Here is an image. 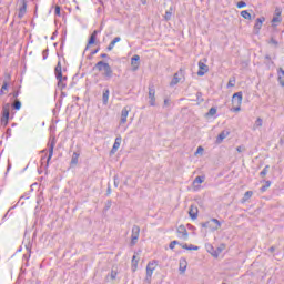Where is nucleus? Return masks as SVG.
<instances>
[{
	"label": "nucleus",
	"mask_w": 284,
	"mask_h": 284,
	"mask_svg": "<svg viewBox=\"0 0 284 284\" xmlns=\"http://www.w3.org/2000/svg\"><path fill=\"white\" fill-rule=\"evenodd\" d=\"M55 79L58 81V88L59 90H65L68 84L65 81H68V75H63V67H61V61H58V64L54 69Z\"/></svg>",
	"instance_id": "1"
},
{
	"label": "nucleus",
	"mask_w": 284,
	"mask_h": 284,
	"mask_svg": "<svg viewBox=\"0 0 284 284\" xmlns=\"http://www.w3.org/2000/svg\"><path fill=\"white\" fill-rule=\"evenodd\" d=\"M93 70H98V72H103L102 77L104 79L109 80L112 79L114 71L112 70V67H110V63H106L104 61H99L94 67Z\"/></svg>",
	"instance_id": "2"
},
{
	"label": "nucleus",
	"mask_w": 284,
	"mask_h": 284,
	"mask_svg": "<svg viewBox=\"0 0 284 284\" xmlns=\"http://www.w3.org/2000/svg\"><path fill=\"white\" fill-rule=\"evenodd\" d=\"M241 103H243V92H236L232 97L233 112H241Z\"/></svg>",
	"instance_id": "3"
},
{
	"label": "nucleus",
	"mask_w": 284,
	"mask_h": 284,
	"mask_svg": "<svg viewBox=\"0 0 284 284\" xmlns=\"http://www.w3.org/2000/svg\"><path fill=\"white\" fill-rule=\"evenodd\" d=\"M201 227H209L212 232H216V230H221V221L213 217L211 221L202 222Z\"/></svg>",
	"instance_id": "4"
},
{
	"label": "nucleus",
	"mask_w": 284,
	"mask_h": 284,
	"mask_svg": "<svg viewBox=\"0 0 284 284\" xmlns=\"http://www.w3.org/2000/svg\"><path fill=\"white\" fill-rule=\"evenodd\" d=\"M19 7L18 19H23L28 12V0H17Z\"/></svg>",
	"instance_id": "5"
},
{
	"label": "nucleus",
	"mask_w": 284,
	"mask_h": 284,
	"mask_svg": "<svg viewBox=\"0 0 284 284\" xmlns=\"http://www.w3.org/2000/svg\"><path fill=\"white\" fill-rule=\"evenodd\" d=\"M156 261L149 262L146 265V283H152V274H154V271L156 270Z\"/></svg>",
	"instance_id": "6"
},
{
	"label": "nucleus",
	"mask_w": 284,
	"mask_h": 284,
	"mask_svg": "<svg viewBox=\"0 0 284 284\" xmlns=\"http://www.w3.org/2000/svg\"><path fill=\"white\" fill-rule=\"evenodd\" d=\"M149 104L154 108L156 105V89L154 84H149Z\"/></svg>",
	"instance_id": "7"
},
{
	"label": "nucleus",
	"mask_w": 284,
	"mask_h": 284,
	"mask_svg": "<svg viewBox=\"0 0 284 284\" xmlns=\"http://www.w3.org/2000/svg\"><path fill=\"white\" fill-rule=\"evenodd\" d=\"M206 61H207L206 59H204V62L199 61L197 77H205V74H207V72H210V67H207V64H205Z\"/></svg>",
	"instance_id": "8"
},
{
	"label": "nucleus",
	"mask_w": 284,
	"mask_h": 284,
	"mask_svg": "<svg viewBox=\"0 0 284 284\" xmlns=\"http://www.w3.org/2000/svg\"><path fill=\"white\" fill-rule=\"evenodd\" d=\"M140 234H141V227H139V225H133L132 235H131V245H136V241H139Z\"/></svg>",
	"instance_id": "9"
},
{
	"label": "nucleus",
	"mask_w": 284,
	"mask_h": 284,
	"mask_svg": "<svg viewBox=\"0 0 284 284\" xmlns=\"http://www.w3.org/2000/svg\"><path fill=\"white\" fill-rule=\"evenodd\" d=\"M183 69H180L179 72L174 73L173 79L170 82L171 88H174V85H179V83H181V77H183Z\"/></svg>",
	"instance_id": "10"
},
{
	"label": "nucleus",
	"mask_w": 284,
	"mask_h": 284,
	"mask_svg": "<svg viewBox=\"0 0 284 284\" xmlns=\"http://www.w3.org/2000/svg\"><path fill=\"white\" fill-rule=\"evenodd\" d=\"M49 155L47 158V168L50 165V161L52 160V156L54 154V146L57 145V141L53 139L49 142Z\"/></svg>",
	"instance_id": "11"
},
{
	"label": "nucleus",
	"mask_w": 284,
	"mask_h": 284,
	"mask_svg": "<svg viewBox=\"0 0 284 284\" xmlns=\"http://www.w3.org/2000/svg\"><path fill=\"white\" fill-rule=\"evenodd\" d=\"M131 111H132V108L128 105L122 109L121 119H120L121 124L128 123V114H130Z\"/></svg>",
	"instance_id": "12"
},
{
	"label": "nucleus",
	"mask_w": 284,
	"mask_h": 284,
	"mask_svg": "<svg viewBox=\"0 0 284 284\" xmlns=\"http://www.w3.org/2000/svg\"><path fill=\"white\" fill-rule=\"evenodd\" d=\"M99 34V30H94L91 36L89 37L88 44L85 47V50L90 49V45H94L97 43V37Z\"/></svg>",
	"instance_id": "13"
},
{
	"label": "nucleus",
	"mask_w": 284,
	"mask_h": 284,
	"mask_svg": "<svg viewBox=\"0 0 284 284\" xmlns=\"http://www.w3.org/2000/svg\"><path fill=\"white\" fill-rule=\"evenodd\" d=\"M263 23H265V17H260L256 19V22L254 24L255 34H258V32H261V28H263Z\"/></svg>",
	"instance_id": "14"
},
{
	"label": "nucleus",
	"mask_w": 284,
	"mask_h": 284,
	"mask_svg": "<svg viewBox=\"0 0 284 284\" xmlns=\"http://www.w3.org/2000/svg\"><path fill=\"white\" fill-rule=\"evenodd\" d=\"M178 234H181L179 235V239H183L184 241H187V229H185V225H180L178 227Z\"/></svg>",
	"instance_id": "15"
},
{
	"label": "nucleus",
	"mask_w": 284,
	"mask_h": 284,
	"mask_svg": "<svg viewBox=\"0 0 284 284\" xmlns=\"http://www.w3.org/2000/svg\"><path fill=\"white\" fill-rule=\"evenodd\" d=\"M190 217L194 221L199 217V207L191 205L189 210Z\"/></svg>",
	"instance_id": "16"
},
{
	"label": "nucleus",
	"mask_w": 284,
	"mask_h": 284,
	"mask_svg": "<svg viewBox=\"0 0 284 284\" xmlns=\"http://www.w3.org/2000/svg\"><path fill=\"white\" fill-rule=\"evenodd\" d=\"M139 61H141V57L139 54L132 57L131 65H133V72H136V70H139Z\"/></svg>",
	"instance_id": "17"
},
{
	"label": "nucleus",
	"mask_w": 284,
	"mask_h": 284,
	"mask_svg": "<svg viewBox=\"0 0 284 284\" xmlns=\"http://www.w3.org/2000/svg\"><path fill=\"white\" fill-rule=\"evenodd\" d=\"M1 119H10V103H6L2 105Z\"/></svg>",
	"instance_id": "18"
},
{
	"label": "nucleus",
	"mask_w": 284,
	"mask_h": 284,
	"mask_svg": "<svg viewBox=\"0 0 284 284\" xmlns=\"http://www.w3.org/2000/svg\"><path fill=\"white\" fill-rule=\"evenodd\" d=\"M121 136H118L114 141V144L111 149V154H116V151L121 148Z\"/></svg>",
	"instance_id": "19"
},
{
	"label": "nucleus",
	"mask_w": 284,
	"mask_h": 284,
	"mask_svg": "<svg viewBox=\"0 0 284 284\" xmlns=\"http://www.w3.org/2000/svg\"><path fill=\"white\" fill-rule=\"evenodd\" d=\"M227 134H230V131H222V132L217 135V138H216V143H217V144L223 143V140H224V139H227Z\"/></svg>",
	"instance_id": "20"
},
{
	"label": "nucleus",
	"mask_w": 284,
	"mask_h": 284,
	"mask_svg": "<svg viewBox=\"0 0 284 284\" xmlns=\"http://www.w3.org/2000/svg\"><path fill=\"white\" fill-rule=\"evenodd\" d=\"M109 100H110V89H104L102 93L103 105H108Z\"/></svg>",
	"instance_id": "21"
},
{
	"label": "nucleus",
	"mask_w": 284,
	"mask_h": 284,
	"mask_svg": "<svg viewBox=\"0 0 284 284\" xmlns=\"http://www.w3.org/2000/svg\"><path fill=\"white\" fill-rule=\"evenodd\" d=\"M277 81L280 83V85H282V88H284V70L283 68H280L278 71H277Z\"/></svg>",
	"instance_id": "22"
},
{
	"label": "nucleus",
	"mask_w": 284,
	"mask_h": 284,
	"mask_svg": "<svg viewBox=\"0 0 284 284\" xmlns=\"http://www.w3.org/2000/svg\"><path fill=\"white\" fill-rule=\"evenodd\" d=\"M185 270H187V260L180 258V272H181V274H185Z\"/></svg>",
	"instance_id": "23"
},
{
	"label": "nucleus",
	"mask_w": 284,
	"mask_h": 284,
	"mask_svg": "<svg viewBox=\"0 0 284 284\" xmlns=\"http://www.w3.org/2000/svg\"><path fill=\"white\" fill-rule=\"evenodd\" d=\"M10 108H12V110H21V100L20 99H16L11 104Z\"/></svg>",
	"instance_id": "24"
},
{
	"label": "nucleus",
	"mask_w": 284,
	"mask_h": 284,
	"mask_svg": "<svg viewBox=\"0 0 284 284\" xmlns=\"http://www.w3.org/2000/svg\"><path fill=\"white\" fill-rule=\"evenodd\" d=\"M223 250H225L224 244L219 246L215 251L211 252V254H212V256H214V258H219V255L221 254V252H223Z\"/></svg>",
	"instance_id": "25"
},
{
	"label": "nucleus",
	"mask_w": 284,
	"mask_h": 284,
	"mask_svg": "<svg viewBox=\"0 0 284 284\" xmlns=\"http://www.w3.org/2000/svg\"><path fill=\"white\" fill-rule=\"evenodd\" d=\"M79 156L80 154L74 152L71 158V165H77L79 163Z\"/></svg>",
	"instance_id": "26"
},
{
	"label": "nucleus",
	"mask_w": 284,
	"mask_h": 284,
	"mask_svg": "<svg viewBox=\"0 0 284 284\" xmlns=\"http://www.w3.org/2000/svg\"><path fill=\"white\" fill-rule=\"evenodd\" d=\"M241 17H243V19H247L248 21L252 20V14L247 10L241 11Z\"/></svg>",
	"instance_id": "27"
},
{
	"label": "nucleus",
	"mask_w": 284,
	"mask_h": 284,
	"mask_svg": "<svg viewBox=\"0 0 284 284\" xmlns=\"http://www.w3.org/2000/svg\"><path fill=\"white\" fill-rule=\"evenodd\" d=\"M267 172H270V165H266L261 172H260V176L262 179H265L267 176Z\"/></svg>",
	"instance_id": "28"
},
{
	"label": "nucleus",
	"mask_w": 284,
	"mask_h": 284,
	"mask_svg": "<svg viewBox=\"0 0 284 284\" xmlns=\"http://www.w3.org/2000/svg\"><path fill=\"white\" fill-rule=\"evenodd\" d=\"M205 181V176H196L195 179H194V181H193V184L194 185H201V183H203Z\"/></svg>",
	"instance_id": "29"
},
{
	"label": "nucleus",
	"mask_w": 284,
	"mask_h": 284,
	"mask_svg": "<svg viewBox=\"0 0 284 284\" xmlns=\"http://www.w3.org/2000/svg\"><path fill=\"white\" fill-rule=\"evenodd\" d=\"M8 85H9L8 80L3 81V84H2L1 90H0V97H3V94H4L3 91L8 90Z\"/></svg>",
	"instance_id": "30"
},
{
	"label": "nucleus",
	"mask_w": 284,
	"mask_h": 284,
	"mask_svg": "<svg viewBox=\"0 0 284 284\" xmlns=\"http://www.w3.org/2000/svg\"><path fill=\"white\" fill-rule=\"evenodd\" d=\"M172 11H173V9L171 7L170 10L165 12V14H164L165 21H170L172 19Z\"/></svg>",
	"instance_id": "31"
},
{
	"label": "nucleus",
	"mask_w": 284,
	"mask_h": 284,
	"mask_svg": "<svg viewBox=\"0 0 284 284\" xmlns=\"http://www.w3.org/2000/svg\"><path fill=\"white\" fill-rule=\"evenodd\" d=\"M270 185H272L271 181H265V185H263L260 191L261 192H267V189L270 187Z\"/></svg>",
	"instance_id": "32"
},
{
	"label": "nucleus",
	"mask_w": 284,
	"mask_h": 284,
	"mask_svg": "<svg viewBox=\"0 0 284 284\" xmlns=\"http://www.w3.org/2000/svg\"><path fill=\"white\" fill-rule=\"evenodd\" d=\"M136 265H139V260H136V255L132 257V270L133 272L136 270Z\"/></svg>",
	"instance_id": "33"
},
{
	"label": "nucleus",
	"mask_w": 284,
	"mask_h": 284,
	"mask_svg": "<svg viewBox=\"0 0 284 284\" xmlns=\"http://www.w3.org/2000/svg\"><path fill=\"white\" fill-rule=\"evenodd\" d=\"M253 195H254V192H252V191H246L245 194H244L243 200H244V201H248V199H252Z\"/></svg>",
	"instance_id": "34"
},
{
	"label": "nucleus",
	"mask_w": 284,
	"mask_h": 284,
	"mask_svg": "<svg viewBox=\"0 0 284 284\" xmlns=\"http://www.w3.org/2000/svg\"><path fill=\"white\" fill-rule=\"evenodd\" d=\"M110 207H112V200H108L104 204V212H108V210H110Z\"/></svg>",
	"instance_id": "35"
},
{
	"label": "nucleus",
	"mask_w": 284,
	"mask_h": 284,
	"mask_svg": "<svg viewBox=\"0 0 284 284\" xmlns=\"http://www.w3.org/2000/svg\"><path fill=\"white\" fill-rule=\"evenodd\" d=\"M214 114H216V108L212 106L206 113V116H214Z\"/></svg>",
	"instance_id": "36"
},
{
	"label": "nucleus",
	"mask_w": 284,
	"mask_h": 284,
	"mask_svg": "<svg viewBox=\"0 0 284 284\" xmlns=\"http://www.w3.org/2000/svg\"><path fill=\"white\" fill-rule=\"evenodd\" d=\"M234 85H236V79L235 78L230 79L227 82V88H234Z\"/></svg>",
	"instance_id": "37"
},
{
	"label": "nucleus",
	"mask_w": 284,
	"mask_h": 284,
	"mask_svg": "<svg viewBox=\"0 0 284 284\" xmlns=\"http://www.w3.org/2000/svg\"><path fill=\"white\" fill-rule=\"evenodd\" d=\"M175 245H181V243L176 240L172 241L169 245L170 250H174Z\"/></svg>",
	"instance_id": "38"
},
{
	"label": "nucleus",
	"mask_w": 284,
	"mask_h": 284,
	"mask_svg": "<svg viewBox=\"0 0 284 284\" xmlns=\"http://www.w3.org/2000/svg\"><path fill=\"white\" fill-rule=\"evenodd\" d=\"M20 93H21V91H19V90L13 91V92L11 93L12 99H14V101H16V99H19V94H20Z\"/></svg>",
	"instance_id": "39"
},
{
	"label": "nucleus",
	"mask_w": 284,
	"mask_h": 284,
	"mask_svg": "<svg viewBox=\"0 0 284 284\" xmlns=\"http://www.w3.org/2000/svg\"><path fill=\"white\" fill-rule=\"evenodd\" d=\"M196 100L199 101V103H203V93L202 92L196 93Z\"/></svg>",
	"instance_id": "40"
},
{
	"label": "nucleus",
	"mask_w": 284,
	"mask_h": 284,
	"mask_svg": "<svg viewBox=\"0 0 284 284\" xmlns=\"http://www.w3.org/2000/svg\"><path fill=\"white\" fill-rule=\"evenodd\" d=\"M54 14H55L57 17H61V7H60V6H55Z\"/></svg>",
	"instance_id": "41"
},
{
	"label": "nucleus",
	"mask_w": 284,
	"mask_h": 284,
	"mask_svg": "<svg viewBox=\"0 0 284 284\" xmlns=\"http://www.w3.org/2000/svg\"><path fill=\"white\" fill-rule=\"evenodd\" d=\"M247 6V3L245 1H240L236 4V8L241 9V8H245Z\"/></svg>",
	"instance_id": "42"
},
{
	"label": "nucleus",
	"mask_w": 284,
	"mask_h": 284,
	"mask_svg": "<svg viewBox=\"0 0 284 284\" xmlns=\"http://www.w3.org/2000/svg\"><path fill=\"white\" fill-rule=\"evenodd\" d=\"M10 119H6V118H1V125H3V128H6L9 123Z\"/></svg>",
	"instance_id": "43"
},
{
	"label": "nucleus",
	"mask_w": 284,
	"mask_h": 284,
	"mask_svg": "<svg viewBox=\"0 0 284 284\" xmlns=\"http://www.w3.org/2000/svg\"><path fill=\"white\" fill-rule=\"evenodd\" d=\"M114 45H115L114 42L111 41L106 48L108 52H112V50H114Z\"/></svg>",
	"instance_id": "44"
},
{
	"label": "nucleus",
	"mask_w": 284,
	"mask_h": 284,
	"mask_svg": "<svg viewBox=\"0 0 284 284\" xmlns=\"http://www.w3.org/2000/svg\"><path fill=\"white\" fill-rule=\"evenodd\" d=\"M163 108H170V98L164 99Z\"/></svg>",
	"instance_id": "45"
},
{
	"label": "nucleus",
	"mask_w": 284,
	"mask_h": 284,
	"mask_svg": "<svg viewBox=\"0 0 284 284\" xmlns=\"http://www.w3.org/2000/svg\"><path fill=\"white\" fill-rule=\"evenodd\" d=\"M48 52H50L49 49H45V50L42 52V58H43V60L48 59Z\"/></svg>",
	"instance_id": "46"
},
{
	"label": "nucleus",
	"mask_w": 284,
	"mask_h": 284,
	"mask_svg": "<svg viewBox=\"0 0 284 284\" xmlns=\"http://www.w3.org/2000/svg\"><path fill=\"white\" fill-rule=\"evenodd\" d=\"M272 22L273 23H281V18L277 16V17H274L273 19H272Z\"/></svg>",
	"instance_id": "47"
},
{
	"label": "nucleus",
	"mask_w": 284,
	"mask_h": 284,
	"mask_svg": "<svg viewBox=\"0 0 284 284\" xmlns=\"http://www.w3.org/2000/svg\"><path fill=\"white\" fill-rule=\"evenodd\" d=\"M110 277H111V281H114V278H116V272L111 271Z\"/></svg>",
	"instance_id": "48"
},
{
	"label": "nucleus",
	"mask_w": 284,
	"mask_h": 284,
	"mask_svg": "<svg viewBox=\"0 0 284 284\" xmlns=\"http://www.w3.org/2000/svg\"><path fill=\"white\" fill-rule=\"evenodd\" d=\"M121 41V37H115L111 42H113L115 45Z\"/></svg>",
	"instance_id": "49"
},
{
	"label": "nucleus",
	"mask_w": 284,
	"mask_h": 284,
	"mask_svg": "<svg viewBox=\"0 0 284 284\" xmlns=\"http://www.w3.org/2000/svg\"><path fill=\"white\" fill-rule=\"evenodd\" d=\"M236 152H245V146H237Z\"/></svg>",
	"instance_id": "50"
},
{
	"label": "nucleus",
	"mask_w": 284,
	"mask_h": 284,
	"mask_svg": "<svg viewBox=\"0 0 284 284\" xmlns=\"http://www.w3.org/2000/svg\"><path fill=\"white\" fill-rule=\"evenodd\" d=\"M100 50L101 48L98 47L95 50L91 51V57H94V54H97Z\"/></svg>",
	"instance_id": "51"
},
{
	"label": "nucleus",
	"mask_w": 284,
	"mask_h": 284,
	"mask_svg": "<svg viewBox=\"0 0 284 284\" xmlns=\"http://www.w3.org/2000/svg\"><path fill=\"white\" fill-rule=\"evenodd\" d=\"M207 252H210V254H212V252H216V251L214 250V246L209 245L207 246Z\"/></svg>",
	"instance_id": "52"
},
{
	"label": "nucleus",
	"mask_w": 284,
	"mask_h": 284,
	"mask_svg": "<svg viewBox=\"0 0 284 284\" xmlns=\"http://www.w3.org/2000/svg\"><path fill=\"white\" fill-rule=\"evenodd\" d=\"M203 151H204L203 146H197L195 154H201V152Z\"/></svg>",
	"instance_id": "53"
},
{
	"label": "nucleus",
	"mask_w": 284,
	"mask_h": 284,
	"mask_svg": "<svg viewBox=\"0 0 284 284\" xmlns=\"http://www.w3.org/2000/svg\"><path fill=\"white\" fill-rule=\"evenodd\" d=\"M270 43H272L273 45H278V41H276V39L272 38Z\"/></svg>",
	"instance_id": "54"
},
{
	"label": "nucleus",
	"mask_w": 284,
	"mask_h": 284,
	"mask_svg": "<svg viewBox=\"0 0 284 284\" xmlns=\"http://www.w3.org/2000/svg\"><path fill=\"white\" fill-rule=\"evenodd\" d=\"M268 252H270L271 254H274V252H276V246H271V247L268 248Z\"/></svg>",
	"instance_id": "55"
},
{
	"label": "nucleus",
	"mask_w": 284,
	"mask_h": 284,
	"mask_svg": "<svg viewBox=\"0 0 284 284\" xmlns=\"http://www.w3.org/2000/svg\"><path fill=\"white\" fill-rule=\"evenodd\" d=\"M10 79H11V75L10 73H6V78H4V81H7L8 83L10 82Z\"/></svg>",
	"instance_id": "56"
},
{
	"label": "nucleus",
	"mask_w": 284,
	"mask_h": 284,
	"mask_svg": "<svg viewBox=\"0 0 284 284\" xmlns=\"http://www.w3.org/2000/svg\"><path fill=\"white\" fill-rule=\"evenodd\" d=\"M100 59H110V55H108V53H102L100 55Z\"/></svg>",
	"instance_id": "57"
},
{
	"label": "nucleus",
	"mask_w": 284,
	"mask_h": 284,
	"mask_svg": "<svg viewBox=\"0 0 284 284\" xmlns=\"http://www.w3.org/2000/svg\"><path fill=\"white\" fill-rule=\"evenodd\" d=\"M189 250H194V251H197L199 250V246H195V245H189Z\"/></svg>",
	"instance_id": "58"
},
{
	"label": "nucleus",
	"mask_w": 284,
	"mask_h": 284,
	"mask_svg": "<svg viewBox=\"0 0 284 284\" xmlns=\"http://www.w3.org/2000/svg\"><path fill=\"white\" fill-rule=\"evenodd\" d=\"M180 245H182L183 250H189V247H190V245H187V244H180Z\"/></svg>",
	"instance_id": "59"
},
{
	"label": "nucleus",
	"mask_w": 284,
	"mask_h": 284,
	"mask_svg": "<svg viewBox=\"0 0 284 284\" xmlns=\"http://www.w3.org/2000/svg\"><path fill=\"white\" fill-rule=\"evenodd\" d=\"M257 123H258V125H263V120H261V118H258Z\"/></svg>",
	"instance_id": "60"
},
{
	"label": "nucleus",
	"mask_w": 284,
	"mask_h": 284,
	"mask_svg": "<svg viewBox=\"0 0 284 284\" xmlns=\"http://www.w3.org/2000/svg\"><path fill=\"white\" fill-rule=\"evenodd\" d=\"M106 194H112V189H110V186L106 190Z\"/></svg>",
	"instance_id": "61"
},
{
	"label": "nucleus",
	"mask_w": 284,
	"mask_h": 284,
	"mask_svg": "<svg viewBox=\"0 0 284 284\" xmlns=\"http://www.w3.org/2000/svg\"><path fill=\"white\" fill-rule=\"evenodd\" d=\"M266 61H272V57L265 55Z\"/></svg>",
	"instance_id": "62"
},
{
	"label": "nucleus",
	"mask_w": 284,
	"mask_h": 284,
	"mask_svg": "<svg viewBox=\"0 0 284 284\" xmlns=\"http://www.w3.org/2000/svg\"><path fill=\"white\" fill-rule=\"evenodd\" d=\"M10 168H12V164H8L7 172H10Z\"/></svg>",
	"instance_id": "63"
},
{
	"label": "nucleus",
	"mask_w": 284,
	"mask_h": 284,
	"mask_svg": "<svg viewBox=\"0 0 284 284\" xmlns=\"http://www.w3.org/2000/svg\"><path fill=\"white\" fill-rule=\"evenodd\" d=\"M276 14L277 17H281V11L278 9L276 10Z\"/></svg>",
	"instance_id": "64"
}]
</instances>
